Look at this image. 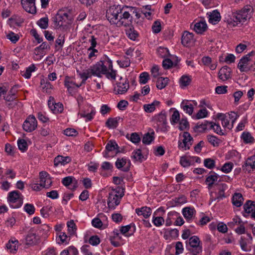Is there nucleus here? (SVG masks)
<instances>
[{
	"label": "nucleus",
	"instance_id": "obj_52",
	"mask_svg": "<svg viewBox=\"0 0 255 255\" xmlns=\"http://www.w3.org/2000/svg\"><path fill=\"white\" fill-rule=\"evenodd\" d=\"M17 144L19 150L22 151H25L27 149V143L23 139H18Z\"/></svg>",
	"mask_w": 255,
	"mask_h": 255
},
{
	"label": "nucleus",
	"instance_id": "obj_26",
	"mask_svg": "<svg viewBox=\"0 0 255 255\" xmlns=\"http://www.w3.org/2000/svg\"><path fill=\"white\" fill-rule=\"evenodd\" d=\"M129 88L128 83L125 81L124 83H119L117 84V86L115 88V91L117 94H122L127 92Z\"/></svg>",
	"mask_w": 255,
	"mask_h": 255
},
{
	"label": "nucleus",
	"instance_id": "obj_20",
	"mask_svg": "<svg viewBox=\"0 0 255 255\" xmlns=\"http://www.w3.org/2000/svg\"><path fill=\"white\" fill-rule=\"evenodd\" d=\"M218 77L223 81H226L230 78L231 70L230 68L227 66H225L221 68L218 73Z\"/></svg>",
	"mask_w": 255,
	"mask_h": 255
},
{
	"label": "nucleus",
	"instance_id": "obj_21",
	"mask_svg": "<svg viewBox=\"0 0 255 255\" xmlns=\"http://www.w3.org/2000/svg\"><path fill=\"white\" fill-rule=\"evenodd\" d=\"M182 214L188 222H190L194 217L196 211L194 208L185 207L182 209Z\"/></svg>",
	"mask_w": 255,
	"mask_h": 255
},
{
	"label": "nucleus",
	"instance_id": "obj_41",
	"mask_svg": "<svg viewBox=\"0 0 255 255\" xmlns=\"http://www.w3.org/2000/svg\"><path fill=\"white\" fill-rule=\"evenodd\" d=\"M131 158L134 159L135 161H141L143 156L141 153V150L138 149L134 150L132 153Z\"/></svg>",
	"mask_w": 255,
	"mask_h": 255
},
{
	"label": "nucleus",
	"instance_id": "obj_54",
	"mask_svg": "<svg viewBox=\"0 0 255 255\" xmlns=\"http://www.w3.org/2000/svg\"><path fill=\"white\" fill-rule=\"evenodd\" d=\"M6 37L13 43H15L19 38V37L17 34H16L11 31L6 34Z\"/></svg>",
	"mask_w": 255,
	"mask_h": 255
},
{
	"label": "nucleus",
	"instance_id": "obj_35",
	"mask_svg": "<svg viewBox=\"0 0 255 255\" xmlns=\"http://www.w3.org/2000/svg\"><path fill=\"white\" fill-rule=\"evenodd\" d=\"M159 104V101L155 100L151 104H145L143 108L146 113H152L155 110L156 107L158 106Z\"/></svg>",
	"mask_w": 255,
	"mask_h": 255
},
{
	"label": "nucleus",
	"instance_id": "obj_9",
	"mask_svg": "<svg viewBox=\"0 0 255 255\" xmlns=\"http://www.w3.org/2000/svg\"><path fill=\"white\" fill-rule=\"evenodd\" d=\"M193 139L188 132H184L182 138L178 141V147L182 150H187L192 144Z\"/></svg>",
	"mask_w": 255,
	"mask_h": 255
},
{
	"label": "nucleus",
	"instance_id": "obj_6",
	"mask_svg": "<svg viewBox=\"0 0 255 255\" xmlns=\"http://www.w3.org/2000/svg\"><path fill=\"white\" fill-rule=\"evenodd\" d=\"M124 195L123 190L119 188L112 189L109 193L108 205L110 208H115L121 201L122 198Z\"/></svg>",
	"mask_w": 255,
	"mask_h": 255
},
{
	"label": "nucleus",
	"instance_id": "obj_46",
	"mask_svg": "<svg viewBox=\"0 0 255 255\" xmlns=\"http://www.w3.org/2000/svg\"><path fill=\"white\" fill-rule=\"evenodd\" d=\"M157 53L159 56L164 58L169 55V50L167 48L160 47L157 49Z\"/></svg>",
	"mask_w": 255,
	"mask_h": 255
},
{
	"label": "nucleus",
	"instance_id": "obj_12",
	"mask_svg": "<svg viewBox=\"0 0 255 255\" xmlns=\"http://www.w3.org/2000/svg\"><path fill=\"white\" fill-rule=\"evenodd\" d=\"M253 54L254 52L252 51L240 59L238 65V68L241 72H247L250 70V68L248 67V62L250 60V56L253 55Z\"/></svg>",
	"mask_w": 255,
	"mask_h": 255
},
{
	"label": "nucleus",
	"instance_id": "obj_62",
	"mask_svg": "<svg viewBox=\"0 0 255 255\" xmlns=\"http://www.w3.org/2000/svg\"><path fill=\"white\" fill-rule=\"evenodd\" d=\"M207 139L208 141L214 146L218 145V139L215 136L209 135L207 136Z\"/></svg>",
	"mask_w": 255,
	"mask_h": 255
},
{
	"label": "nucleus",
	"instance_id": "obj_7",
	"mask_svg": "<svg viewBox=\"0 0 255 255\" xmlns=\"http://www.w3.org/2000/svg\"><path fill=\"white\" fill-rule=\"evenodd\" d=\"M7 202L12 208H18L23 203V197L18 191L10 192L7 196Z\"/></svg>",
	"mask_w": 255,
	"mask_h": 255
},
{
	"label": "nucleus",
	"instance_id": "obj_39",
	"mask_svg": "<svg viewBox=\"0 0 255 255\" xmlns=\"http://www.w3.org/2000/svg\"><path fill=\"white\" fill-rule=\"evenodd\" d=\"M51 212H52V207L51 206L43 207L40 210L41 215L45 218H48Z\"/></svg>",
	"mask_w": 255,
	"mask_h": 255
},
{
	"label": "nucleus",
	"instance_id": "obj_43",
	"mask_svg": "<svg viewBox=\"0 0 255 255\" xmlns=\"http://www.w3.org/2000/svg\"><path fill=\"white\" fill-rule=\"evenodd\" d=\"M35 69L36 67L34 64L31 65L27 68L26 71L22 74V76L24 77L26 79L30 78L31 75V72H34L35 70Z\"/></svg>",
	"mask_w": 255,
	"mask_h": 255
},
{
	"label": "nucleus",
	"instance_id": "obj_3",
	"mask_svg": "<svg viewBox=\"0 0 255 255\" xmlns=\"http://www.w3.org/2000/svg\"><path fill=\"white\" fill-rule=\"evenodd\" d=\"M253 8L251 5H246L243 9L238 11H229L225 14L224 21L229 25L235 26L239 22H244L251 17Z\"/></svg>",
	"mask_w": 255,
	"mask_h": 255
},
{
	"label": "nucleus",
	"instance_id": "obj_48",
	"mask_svg": "<svg viewBox=\"0 0 255 255\" xmlns=\"http://www.w3.org/2000/svg\"><path fill=\"white\" fill-rule=\"evenodd\" d=\"M37 24L42 29H46L48 26V18L47 17L41 18L37 21Z\"/></svg>",
	"mask_w": 255,
	"mask_h": 255
},
{
	"label": "nucleus",
	"instance_id": "obj_30",
	"mask_svg": "<svg viewBox=\"0 0 255 255\" xmlns=\"http://www.w3.org/2000/svg\"><path fill=\"white\" fill-rule=\"evenodd\" d=\"M181 107L184 111L189 115H191L193 113L194 108L193 105L189 103L188 100H184L181 103Z\"/></svg>",
	"mask_w": 255,
	"mask_h": 255
},
{
	"label": "nucleus",
	"instance_id": "obj_5",
	"mask_svg": "<svg viewBox=\"0 0 255 255\" xmlns=\"http://www.w3.org/2000/svg\"><path fill=\"white\" fill-rule=\"evenodd\" d=\"M53 19L54 25L56 28L66 26L72 22L69 13L63 9L58 10Z\"/></svg>",
	"mask_w": 255,
	"mask_h": 255
},
{
	"label": "nucleus",
	"instance_id": "obj_45",
	"mask_svg": "<svg viewBox=\"0 0 255 255\" xmlns=\"http://www.w3.org/2000/svg\"><path fill=\"white\" fill-rule=\"evenodd\" d=\"M75 182V184H76V180L75 178L72 176H67L63 178L62 180V184L67 187L71 184H72Z\"/></svg>",
	"mask_w": 255,
	"mask_h": 255
},
{
	"label": "nucleus",
	"instance_id": "obj_14",
	"mask_svg": "<svg viewBox=\"0 0 255 255\" xmlns=\"http://www.w3.org/2000/svg\"><path fill=\"white\" fill-rule=\"evenodd\" d=\"M245 216L250 215L251 218L255 219V204L254 202L248 200L244 205Z\"/></svg>",
	"mask_w": 255,
	"mask_h": 255
},
{
	"label": "nucleus",
	"instance_id": "obj_1",
	"mask_svg": "<svg viewBox=\"0 0 255 255\" xmlns=\"http://www.w3.org/2000/svg\"><path fill=\"white\" fill-rule=\"evenodd\" d=\"M79 75L81 79H87L92 75L102 77V75H105L108 79L115 80L116 77V71L113 68L112 60L106 55L103 57L102 59L95 64L90 66L89 68L79 72Z\"/></svg>",
	"mask_w": 255,
	"mask_h": 255
},
{
	"label": "nucleus",
	"instance_id": "obj_4",
	"mask_svg": "<svg viewBox=\"0 0 255 255\" xmlns=\"http://www.w3.org/2000/svg\"><path fill=\"white\" fill-rule=\"evenodd\" d=\"M186 249L190 255H198L203 250L202 244L199 238L196 236L190 237L186 241Z\"/></svg>",
	"mask_w": 255,
	"mask_h": 255
},
{
	"label": "nucleus",
	"instance_id": "obj_13",
	"mask_svg": "<svg viewBox=\"0 0 255 255\" xmlns=\"http://www.w3.org/2000/svg\"><path fill=\"white\" fill-rule=\"evenodd\" d=\"M40 184L43 188H49L52 183L49 175L45 171H41L39 173Z\"/></svg>",
	"mask_w": 255,
	"mask_h": 255
},
{
	"label": "nucleus",
	"instance_id": "obj_56",
	"mask_svg": "<svg viewBox=\"0 0 255 255\" xmlns=\"http://www.w3.org/2000/svg\"><path fill=\"white\" fill-rule=\"evenodd\" d=\"M127 161L126 158H118L115 163L116 166L117 168L121 169L126 164Z\"/></svg>",
	"mask_w": 255,
	"mask_h": 255
},
{
	"label": "nucleus",
	"instance_id": "obj_18",
	"mask_svg": "<svg viewBox=\"0 0 255 255\" xmlns=\"http://www.w3.org/2000/svg\"><path fill=\"white\" fill-rule=\"evenodd\" d=\"M181 42L184 46L186 47L193 45L194 42L193 33L185 31L182 34Z\"/></svg>",
	"mask_w": 255,
	"mask_h": 255
},
{
	"label": "nucleus",
	"instance_id": "obj_23",
	"mask_svg": "<svg viewBox=\"0 0 255 255\" xmlns=\"http://www.w3.org/2000/svg\"><path fill=\"white\" fill-rule=\"evenodd\" d=\"M151 208L147 206L142 207L135 209V213L138 216H142L145 219L149 217L151 214Z\"/></svg>",
	"mask_w": 255,
	"mask_h": 255
},
{
	"label": "nucleus",
	"instance_id": "obj_15",
	"mask_svg": "<svg viewBox=\"0 0 255 255\" xmlns=\"http://www.w3.org/2000/svg\"><path fill=\"white\" fill-rule=\"evenodd\" d=\"M49 108L54 113H61L63 111V106L61 103H56L54 98L52 97L49 98L48 102Z\"/></svg>",
	"mask_w": 255,
	"mask_h": 255
},
{
	"label": "nucleus",
	"instance_id": "obj_8",
	"mask_svg": "<svg viewBox=\"0 0 255 255\" xmlns=\"http://www.w3.org/2000/svg\"><path fill=\"white\" fill-rule=\"evenodd\" d=\"M228 188V186L226 184L222 183L218 185L217 190L218 192H211L210 201L211 202L215 201L216 200L219 201L225 197V191Z\"/></svg>",
	"mask_w": 255,
	"mask_h": 255
},
{
	"label": "nucleus",
	"instance_id": "obj_27",
	"mask_svg": "<svg viewBox=\"0 0 255 255\" xmlns=\"http://www.w3.org/2000/svg\"><path fill=\"white\" fill-rule=\"evenodd\" d=\"M220 13L217 10H213L209 15V22L213 24H216L220 20Z\"/></svg>",
	"mask_w": 255,
	"mask_h": 255
},
{
	"label": "nucleus",
	"instance_id": "obj_2",
	"mask_svg": "<svg viewBox=\"0 0 255 255\" xmlns=\"http://www.w3.org/2000/svg\"><path fill=\"white\" fill-rule=\"evenodd\" d=\"M106 17L111 24L118 27H127L132 22V17L129 11H124L119 5L110 6L107 10Z\"/></svg>",
	"mask_w": 255,
	"mask_h": 255
},
{
	"label": "nucleus",
	"instance_id": "obj_19",
	"mask_svg": "<svg viewBox=\"0 0 255 255\" xmlns=\"http://www.w3.org/2000/svg\"><path fill=\"white\" fill-rule=\"evenodd\" d=\"M76 84L71 80L70 77L66 76L64 80V86L67 88L68 93L72 96L74 95L76 92Z\"/></svg>",
	"mask_w": 255,
	"mask_h": 255
},
{
	"label": "nucleus",
	"instance_id": "obj_59",
	"mask_svg": "<svg viewBox=\"0 0 255 255\" xmlns=\"http://www.w3.org/2000/svg\"><path fill=\"white\" fill-rule=\"evenodd\" d=\"M173 65V62L169 58H166L163 60L162 66L164 69H169Z\"/></svg>",
	"mask_w": 255,
	"mask_h": 255
},
{
	"label": "nucleus",
	"instance_id": "obj_42",
	"mask_svg": "<svg viewBox=\"0 0 255 255\" xmlns=\"http://www.w3.org/2000/svg\"><path fill=\"white\" fill-rule=\"evenodd\" d=\"M191 77L189 76L183 75L180 79V83L182 87H186L190 84Z\"/></svg>",
	"mask_w": 255,
	"mask_h": 255
},
{
	"label": "nucleus",
	"instance_id": "obj_51",
	"mask_svg": "<svg viewBox=\"0 0 255 255\" xmlns=\"http://www.w3.org/2000/svg\"><path fill=\"white\" fill-rule=\"evenodd\" d=\"M204 165L209 169H213L215 166V161L211 158H206L204 161Z\"/></svg>",
	"mask_w": 255,
	"mask_h": 255
},
{
	"label": "nucleus",
	"instance_id": "obj_28",
	"mask_svg": "<svg viewBox=\"0 0 255 255\" xmlns=\"http://www.w3.org/2000/svg\"><path fill=\"white\" fill-rule=\"evenodd\" d=\"M207 28L205 21H200L194 24V29L197 33L201 34L204 32Z\"/></svg>",
	"mask_w": 255,
	"mask_h": 255
},
{
	"label": "nucleus",
	"instance_id": "obj_33",
	"mask_svg": "<svg viewBox=\"0 0 255 255\" xmlns=\"http://www.w3.org/2000/svg\"><path fill=\"white\" fill-rule=\"evenodd\" d=\"M58 237L56 238L57 243L59 244H68L70 240V238L67 236L64 232H60Z\"/></svg>",
	"mask_w": 255,
	"mask_h": 255
},
{
	"label": "nucleus",
	"instance_id": "obj_57",
	"mask_svg": "<svg viewBox=\"0 0 255 255\" xmlns=\"http://www.w3.org/2000/svg\"><path fill=\"white\" fill-rule=\"evenodd\" d=\"M149 74L147 72H143L139 76V82L140 84H145L149 80Z\"/></svg>",
	"mask_w": 255,
	"mask_h": 255
},
{
	"label": "nucleus",
	"instance_id": "obj_64",
	"mask_svg": "<svg viewBox=\"0 0 255 255\" xmlns=\"http://www.w3.org/2000/svg\"><path fill=\"white\" fill-rule=\"evenodd\" d=\"M66 251L68 255H78V251L77 249L74 246H71L69 247Z\"/></svg>",
	"mask_w": 255,
	"mask_h": 255
},
{
	"label": "nucleus",
	"instance_id": "obj_34",
	"mask_svg": "<svg viewBox=\"0 0 255 255\" xmlns=\"http://www.w3.org/2000/svg\"><path fill=\"white\" fill-rule=\"evenodd\" d=\"M120 120V117L109 118L106 123V126L110 128H115L118 127V122Z\"/></svg>",
	"mask_w": 255,
	"mask_h": 255
},
{
	"label": "nucleus",
	"instance_id": "obj_37",
	"mask_svg": "<svg viewBox=\"0 0 255 255\" xmlns=\"http://www.w3.org/2000/svg\"><path fill=\"white\" fill-rule=\"evenodd\" d=\"M209 129H213L217 134L222 135H224L222 129L219 124H216L213 122H210L209 124Z\"/></svg>",
	"mask_w": 255,
	"mask_h": 255
},
{
	"label": "nucleus",
	"instance_id": "obj_24",
	"mask_svg": "<svg viewBox=\"0 0 255 255\" xmlns=\"http://www.w3.org/2000/svg\"><path fill=\"white\" fill-rule=\"evenodd\" d=\"M210 174H211L207 177L205 181L209 189H211L213 187L219 177L217 174L213 171H211Z\"/></svg>",
	"mask_w": 255,
	"mask_h": 255
},
{
	"label": "nucleus",
	"instance_id": "obj_11",
	"mask_svg": "<svg viewBox=\"0 0 255 255\" xmlns=\"http://www.w3.org/2000/svg\"><path fill=\"white\" fill-rule=\"evenodd\" d=\"M37 121L33 116H29L23 124V129L27 132H31L37 128Z\"/></svg>",
	"mask_w": 255,
	"mask_h": 255
},
{
	"label": "nucleus",
	"instance_id": "obj_61",
	"mask_svg": "<svg viewBox=\"0 0 255 255\" xmlns=\"http://www.w3.org/2000/svg\"><path fill=\"white\" fill-rule=\"evenodd\" d=\"M153 32L155 33H158L161 31V24L160 21L156 20L154 21L152 26Z\"/></svg>",
	"mask_w": 255,
	"mask_h": 255
},
{
	"label": "nucleus",
	"instance_id": "obj_25",
	"mask_svg": "<svg viewBox=\"0 0 255 255\" xmlns=\"http://www.w3.org/2000/svg\"><path fill=\"white\" fill-rule=\"evenodd\" d=\"M39 238L35 233H29L25 238L26 244L28 245H34L37 243Z\"/></svg>",
	"mask_w": 255,
	"mask_h": 255
},
{
	"label": "nucleus",
	"instance_id": "obj_22",
	"mask_svg": "<svg viewBox=\"0 0 255 255\" xmlns=\"http://www.w3.org/2000/svg\"><path fill=\"white\" fill-rule=\"evenodd\" d=\"M247 235L248 236L247 239L244 237H241L239 241L241 249L245 252L249 250L248 247V243H251L253 240V238L250 233H247Z\"/></svg>",
	"mask_w": 255,
	"mask_h": 255
},
{
	"label": "nucleus",
	"instance_id": "obj_40",
	"mask_svg": "<svg viewBox=\"0 0 255 255\" xmlns=\"http://www.w3.org/2000/svg\"><path fill=\"white\" fill-rule=\"evenodd\" d=\"M68 233L71 235H74L76 233V226L73 220L68 221L67 223Z\"/></svg>",
	"mask_w": 255,
	"mask_h": 255
},
{
	"label": "nucleus",
	"instance_id": "obj_29",
	"mask_svg": "<svg viewBox=\"0 0 255 255\" xmlns=\"http://www.w3.org/2000/svg\"><path fill=\"white\" fill-rule=\"evenodd\" d=\"M154 131L151 129V132L145 133L142 137V141L145 144H150L154 139Z\"/></svg>",
	"mask_w": 255,
	"mask_h": 255
},
{
	"label": "nucleus",
	"instance_id": "obj_60",
	"mask_svg": "<svg viewBox=\"0 0 255 255\" xmlns=\"http://www.w3.org/2000/svg\"><path fill=\"white\" fill-rule=\"evenodd\" d=\"M181 165L184 167H186L191 165V160L187 159L186 157H181L180 161Z\"/></svg>",
	"mask_w": 255,
	"mask_h": 255
},
{
	"label": "nucleus",
	"instance_id": "obj_44",
	"mask_svg": "<svg viewBox=\"0 0 255 255\" xmlns=\"http://www.w3.org/2000/svg\"><path fill=\"white\" fill-rule=\"evenodd\" d=\"M208 112L206 109L204 108L200 110L198 113L193 116L195 119H200L206 117L208 116Z\"/></svg>",
	"mask_w": 255,
	"mask_h": 255
},
{
	"label": "nucleus",
	"instance_id": "obj_63",
	"mask_svg": "<svg viewBox=\"0 0 255 255\" xmlns=\"http://www.w3.org/2000/svg\"><path fill=\"white\" fill-rule=\"evenodd\" d=\"M89 243L93 246H97L100 244V240L97 236H93L90 238Z\"/></svg>",
	"mask_w": 255,
	"mask_h": 255
},
{
	"label": "nucleus",
	"instance_id": "obj_36",
	"mask_svg": "<svg viewBox=\"0 0 255 255\" xmlns=\"http://www.w3.org/2000/svg\"><path fill=\"white\" fill-rule=\"evenodd\" d=\"M210 122L205 121L201 124L198 123L195 127V129L198 132H203L206 129H209Z\"/></svg>",
	"mask_w": 255,
	"mask_h": 255
},
{
	"label": "nucleus",
	"instance_id": "obj_32",
	"mask_svg": "<svg viewBox=\"0 0 255 255\" xmlns=\"http://www.w3.org/2000/svg\"><path fill=\"white\" fill-rule=\"evenodd\" d=\"M244 198L240 193H235L232 198V203L237 207H241L243 203Z\"/></svg>",
	"mask_w": 255,
	"mask_h": 255
},
{
	"label": "nucleus",
	"instance_id": "obj_38",
	"mask_svg": "<svg viewBox=\"0 0 255 255\" xmlns=\"http://www.w3.org/2000/svg\"><path fill=\"white\" fill-rule=\"evenodd\" d=\"M168 81V78H158L156 81V87L160 90L163 89L167 85Z\"/></svg>",
	"mask_w": 255,
	"mask_h": 255
},
{
	"label": "nucleus",
	"instance_id": "obj_16",
	"mask_svg": "<svg viewBox=\"0 0 255 255\" xmlns=\"http://www.w3.org/2000/svg\"><path fill=\"white\" fill-rule=\"evenodd\" d=\"M119 147L115 141H109L106 146V150L103 152L104 156L105 157H109L110 155L109 153L110 152L115 151L116 153L119 152Z\"/></svg>",
	"mask_w": 255,
	"mask_h": 255
},
{
	"label": "nucleus",
	"instance_id": "obj_17",
	"mask_svg": "<svg viewBox=\"0 0 255 255\" xmlns=\"http://www.w3.org/2000/svg\"><path fill=\"white\" fill-rule=\"evenodd\" d=\"M35 0H21L23 8L27 12L34 14L36 13Z\"/></svg>",
	"mask_w": 255,
	"mask_h": 255
},
{
	"label": "nucleus",
	"instance_id": "obj_55",
	"mask_svg": "<svg viewBox=\"0 0 255 255\" xmlns=\"http://www.w3.org/2000/svg\"><path fill=\"white\" fill-rule=\"evenodd\" d=\"M118 64L121 67L127 68L129 66L130 62L128 57H125L124 59L118 61Z\"/></svg>",
	"mask_w": 255,
	"mask_h": 255
},
{
	"label": "nucleus",
	"instance_id": "obj_53",
	"mask_svg": "<svg viewBox=\"0 0 255 255\" xmlns=\"http://www.w3.org/2000/svg\"><path fill=\"white\" fill-rule=\"evenodd\" d=\"M24 210L29 215H32L35 212V207L33 204H26L24 206Z\"/></svg>",
	"mask_w": 255,
	"mask_h": 255
},
{
	"label": "nucleus",
	"instance_id": "obj_47",
	"mask_svg": "<svg viewBox=\"0 0 255 255\" xmlns=\"http://www.w3.org/2000/svg\"><path fill=\"white\" fill-rule=\"evenodd\" d=\"M233 167V164L232 162H228L225 163L221 167V170L224 173H228L231 171Z\"/></svg>",
	"mask_w": 255,
	"mask_h": 255
},
{
	"label": "nucleus",
	"instance_id": "obj_58",
	"mask_svg": "<svg viewBox=\"0 0 255 255\" xmlns=\"http://www.w3.org/2000/svg\"><path fill=\"white\" fill-rule=\"evenodd\" d=\"M41 85H44L42 87L43 89L46 92H49L50 90L52 89V85L49 82L46 81L45 82L44 80L41 81Z\"/></svg>",
	"mask_w": 255,
	"mask_h": 255
},
{
	"label": "nucleus",
	"instance_id": "obj_50",
	"mask_svg": "<svg viewBox=\"0 0 255 255\" xmlns=\"http://www.w3.org/2000/svg\"><path fill=\"white\" fill-rule=\"evenodd\" d=\"M152 223L156 227H160L164 223V219L161 217L153 216Z\"/></svg>",
	"mask_w": 255,
	"mask_h": 255
},
{
	"label": "nucleus",
	"instance_id": "obj_31",
	"mask_svg": "<svg viewBox=\"0 0 255 255\" xmlns=\"http://www.w3.org/2000/svg\"><path fill=\"white\" fill-rule=\"evenodd\" d=\"M71 161V159L69 156H57L54 160V165L57 166L59 164L65 165Z\"/></svg>",
	"mask_w": 255,
	"mask_h": 255
},
{
	"label": "nucleus",
	"instance_id": "obj_49",
	"mask_svg": "<svg viewBox=\"0 0 255 255\" xmlns=\"http://www.w3.org/2000/svg\"><path fill=\"white\" fill-rule=\"evenodd\" d=\"M244 142L248 143L252 142L254 137L251 135V133L248 132H244L241 136Z\"/></svg>",
	"mask_w": 255,
	"mask_h": 255
},
{
	"label": "nucleus",
	"instance_id": "obj_10",
	"mask_svg": "<svg viewBox=\"0 0 255 255\" xmlns=\"http://www.w3.org/2000/svg\"><path fill=\"white\" fill-rule=\"evenodd\" d=\"M156 121L157 128L160 130L165 132L167 130L166 116L164 113L161 112L159 114L155 117Z\"/></svg>",
	"mask_w": 255,
	"mask_h": 255
}]
</instances>
